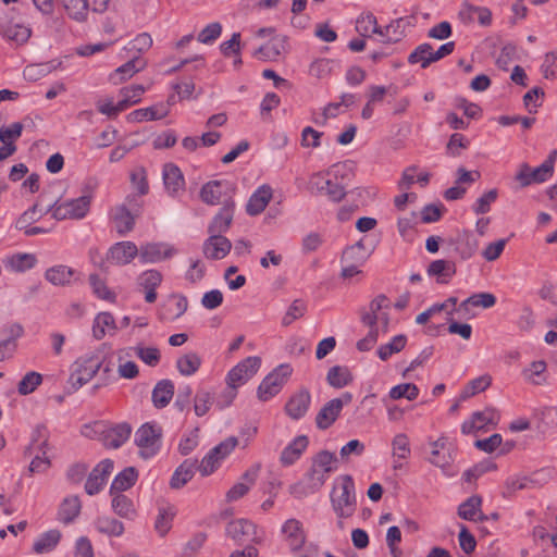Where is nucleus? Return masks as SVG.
Returning a JSON list of instances; mask_svg holds the SVG:
<instances>
[{"label": "nucleus", "mask_w": 557, "mask_h": 557, "mask_svg": "<svg viewBox=\"0 0 557 557\" xmlns=\"http://www.w3.org/2000/svg\"><path fill=\"white\" fill-rule=\"evenodd\" d=\"M138 257V247L133 242H119L107 252V260L115 265H126Z\"/></svg>", "instance_id": "11"}, {"label": "nucleus", "mask_w": 557, "mask_h": 557, "mask_svg": "<svg viewBox=\"0 0 557 557\" xmlns=\"http://www.w3.org/2000/svg\"><path fill=\"white\" fill-rule=\"evenodd\" d=\"M152 42V38L148 33H141L128 42V50L140 54L148 51Z\"/></svg>", "instance_id": "64"}, {"label": "nucleus", "mask_w": 557, "mask_h": 557, "mask_svg": "<svg viewBox=\"0 0 557 557\" xmlns=\"http://www.w3.org/2000/svg\"><path fill=\"white\" fill-rule=\"evenodd\" d=\"M411 456L410 441L407 434L398 433L392 440V457L408 459Z\"/></svg>", "instance_id": "49"}, {"label": "nucleus", "mask_w": 557, "mask_h": 557, "mask_svg": "<svg viewBox=\"0 0 557 557\" xmlns=\"http://www.w3.org/2000/svg\"><path fill=\"white\" fill-rule=\"evenodd\" d=\"M309 445L306 435L296 436L281 453L280 462L284 467H289L300 459Z\"/></svg>", "instance_id": "18"}, {"label": "nucleus", "mask_w": 557, "mask_h": 557, "mask_svg": "<svg viewBox=\"0 0 557 557\" xmlns=\"http://www.w3.org/2000/svg\"><path fill=\"white\" fill-rule=\"evenodd\" d=\"M492 384V376L490 374L480 375L471 380L461 391L460 399L466 400L481 392H484Z\"/></svg>", "instance_id": "42"}, {"label": "nucleus", "mask_w": 557, "mask_h": 557, "mask_svg": "<svg viewBox=\"0 0 557 557\" xmlns=\"http://www.w3.org/2000/svg\"><path fill=\"white\" fill-rule=\"evenodd\" d=\"M169 114L168 107L164 103H157L148 108L137 109L127 115L131 122L156 121L165 117Z\"/></svg>", "instance_id": "30"}, {"label": "nucleus", "mask_w": 557, "mask_h": 557, "mask_svg": "<svg viewBox=\"0 0 557 557\" xmlns=\"http://www.w3.org/2000/svg\"><path fill=\"white\" fill-rule=\"evenodd\" d=\"M222 33V25L219 22L208 24L199 34L198 41L205 45H212Z\"/></svg>", "instance_id": "62"}, {"label": "nucleus", "mask_w": 557, "mask_h": 557, "mask_svg": "<svg viewBox=\"0 0 557 557\" xmlns=\"http://www.w3.org/2000/svg\"><path fill=\"white\" fill-rule=\"evenodd\" d=\"M103 358L99 350L85 354L79 357L75 362L74 367L77 372L82 375H86L90 380L99 372L102 367Z\"/></svg>", "instance_id": "20"}, {"label": "nucleus", "mask_w": 557, "mask_h": 557, "mask_svg": "<svg viewBox=\"0 0 557 557\" xmlns=\"http://www.w3.org/2000/svg\"><path fill=\"white\" fill-rule=\"evenodd\" d=\"M535 481L529 476H509L505 481L503 497L510 498L517 491L529 488Z\"/></svg>", "instance_id": "46"}, {"label": "nucleus", "mask_w": 557, "mask_h": 557, "mask_svg": "<svg viewBox=\"0 0 557 557\" xmlns=\"http://www.w3.org/2000/svg\"><path fill=\"white\" fill-rule=\"evenodd\" d=\"M39 212V206L35 203L33 207L27 209L25 212L21 214V216L15 222V228L16 230H23L26 228L28 225H30L34 222H37L41 219Z\"/></svg>", "instance_id": "63"}, {"label": "nucleus", "mask_w": 557, "mask_h": 557, "mask_svg": "<svg viewBox=\"0 0 557 557\" xmlns=\"http://www.w3.org/2000/svg\"><path fill=\"white\" fill-rule=\"evenodd\" d=\"M81 508L82 504L78 496L65 497L59 507L58 519L69 524L78 517Z\"/></svg>", "instance_id": "33"}, {"label": "nucleus", "mask_w": 557, "mask_h": 557, "mask_svg": "<svg viewBox=\"0 0 557 557\" xmlns=\"http://www.w3.org/2000/svg\"><path fill=\"white\" fill-rule=\"evenodd\" d=\"M225 532L226 535L237 544H244L246 542L259 543L261 541V537L257 535L256 524L247 519L231 521L226 525Z\"/></svg>", "instance_id": "8"}, {"label": "nucleus", "mask_w": 557, "mask_h": 557, "mask_svg": "<svg viewBox=\"0 0 557 557\" xmlns=\"http://www.w3.org/2000/svg\"><path fill=\"white\" fill-rule=\"evenodd\" d=\"M96 530L108 536H121L124 533V524L111 517H99L95 521Z\"/></svg>", "instance_id": "41"}, {"label": "nucleus", "mask_w": 557, "mask_h": 557, "mask_svg": "<svg viewBox=\"0 0 557 557\" xmlns=\"http://www.w3.org/2000/svg\"><path fill=\"white\" fill-rule=\"evenodd\" d=\"M0 34L5 40L21 46L28 41L32 29L23 24L5 22L0 24Z\"/></svg>", "instance_id": "19"}, {"label": "nucleus", "mask_w": 557, "mask_h": 557, "mask_svg": "<svg viewBox=\"0 0 557 557\" xmlns=\"http://www.w3.org/2000/svg\"><path fill=\"white\" fill-rule=\"evenodd\" d=\"M231 188V183L226 180L221 181H210L206 183L200 189V199L209 205L215 206L219 203H223L222 196L226 190Z\"/></svg>", "instance_id": "15"}, {"label": "nucleus", "mask_w": 557, "mask_h": 557, "mask_svg": "<svg viewBox=\"0 0 557 557\" xmlns=\"http://www.w3.org/2000/svg\"><path fill=\"white\" fill-rule=\"evenodd\" d=\"M546 362L544 360L533 361L528 369L523 370V375L527 380L531 381L535 385H541L545 382L542 374L546 370Z\"/></svg>", "instance_id": "59"}, {"label": "nucleus", "mask_w": 557, "mask_h": 557, "mask_svg": "<svg viewBox=\"0 0 557 557\" xmlns=\"http://www.w3.org/2000/svg\"><path fill=\"white\" fill-rule=\"evenodd\" d=\"M61 540V532L52 529L41 533L33 545L36 554H46L53 550Z\"/></svg>", "instance_id": "34"}, {"label": "nucleus", "mask_w": 557, "mask_h": 557, "mask_svg": "<svg viewBox=\"0 0 557 557\" xmlns=\"http://www.w3.org/2000/svg\"><path fill=\"white\" fill-rule=\"evenodd\" d=\"M293 373L289 363H282L273 369L260 383L258 387V398L261 401H268L277 395L286 384Z\"/></svg>", "instance_id": "2"}, {"label": "nucleus", "mask_w": 557, "mask_h": 557, "mask_svg": "<svg viewBox=\"0 0 557 557\" xmlns=\"http://www.w3.org/2000/svg\"><path fill=\"white\" fill-rule=\"evenodd\" d=\"M481 506V496L472 495L458 506V516L463 520L478 522Z\"/></svg>", "instance_id": "38"}, {"label": "nucleus", "mask_w": 557, "mask_h": 557, "mask_svg": "<svg viewBox=\"0 0 557 557\" xmlns=\"http://www.w3.org/2000/svg\"><path fill=\"white\" fill-rule=\"evenodd\" d=\"M112 219L116 232L124 236L135 226V218L125 205H119L113 209Z\"/></svg>", "instance_id": "32"}, {"label": "nucleus", "mask_w": 557, "mask_h": 557, "mask_svg": "<svg viewBox=\"0 0 557 557\" xmlns=\"http://www.w3.org/2000/svg\"><path fill=\"white\" fill-rule=\"evenodd\" d=\"M307 310L306 304L301 299H296L288 307L286 313L282 318V325L288 326L297 319L301 318Z\"/></svg>", "instance_id": "60"}, {"label": "nucleus", "mask_w": 557, "mask_h": 557, "mask_svg": "<svg viewBox=\"0 0 557 557\" xmlns=\"http://www.w3.org/2000/svg\"><path fill=\"white\" fill-rule=\"evenodd\" d=\"M175 392L174 383L169 379L157 382L152 389L151 400L157 409L165 408L172 400Z\"/></svg>", "instance_id": "24"}, {"label": "nucleus", "mask_w": 557, "mask_h": 557, "mask_svg": "<svg viewBox=\"0 0 557 557\" xmlns=\"http://www.w3.org/2000/svg\"><path fill=\"white\" fill-rule=\"evenodd\" d=\"M282 533L292 552L299 550L306 543L302 523L297 519L286 520L282 525Z\"/></svg>", "instance_id": "14"}, {"label": "nucleus", "mask_w": 557, "mask_h": 557, "mask_svg": "<svg viewBox=\"0 0 557 557\" xmlns=\"http://www.w3.org/2000/svg\"><path fill=\"white\" fill-rule=\"evenodd\" d=\"M201 366V358L196 352H188L176 360V368L184 376H190L198 371Z\"/></svg>", "instance_id": "43"}, {"label": "nucleus", "mask_w": 557, "mask_h": 557, "mask_svg": "<svg viewBox=\"0 0 557 557\" xmlns=\"http://www.w3.org/2000/svg\"><path fill=\"white\" fill-rule=\"evenodd\" d=\"M260 366L261 359L259 357H247L228 371L226 376L227 384L237 388L252 377L259 370Z\"/></svg>", "instance_id": "6"}, {"label": "nucleus", "mask_w": 557, "mask_h": 557, "mask_svg": "<svg viewBox=\"0 0 557 557\" xmlns=\"http://www.w3.org/2000/svg\"><path fill=\"white\" fill-rule=\"evenodd\" d=\"M403 22H404V18L399 17V18L392 21L385 27H382L383 32H384V35H380L382 37V42H384V44L398 42L404 37V30L400 29Z\"/></svg>", "instance_id": "57"}, {"label": "nucleus", "mask_w": 557, "mask_h": 557, "mask_svg": "<svg viewBox=\"0 0 557 557\" xmlns=\"http://www.w3.org/2000/svg\"><path fill=\"white\" fill-rule=\"evenodd\" d=\"M272 199V188L269 185H261L248 199L246 212L253 216L260 214Z\"/></svg>", "instance_id": "22"}, {"label": "nucleus", "mask_w": 557, "mask_h": 557, "mask_svg": "<svg viewBox=\"0 0 557 557\" xmlns=\"http://www.w3.org/2000/svg\"><path fill=\"white\" fill-rule=\"evenodd\" d=\"M133 350L136 357L149 367H157L161 360V352L157 347H145L139 344Z\"/></svg>", "instance_id": "54"}, {"label": "nucleus", "mask_w": 557, "mask_h": 557, "mask_svg": "<svg viewBox=\"0 0 557 557\" xmlns=\"http://www.w3.org/2000/svg\"><path fill=\"white\" fill-rule=\"evenodd\" d=\"M311 403V395L308 389H300L293 395L285 405L286 413L294 420L301 419L308 411Z\"/></svg>", "instance_id": "17"}, {"label": "nucleus", "mask_w": 557, "mask_h": 557, "mask_svg": "<svg viewBox=\"0 0 557 557\" xmlns=\"http://www.w3.org/2000/svg\"><path fill=\"white\" fill-rule=\"evenodd\" d=\"M459 15L467 23L478 21L481 26H490L492 24V12L485 7L463 4Z\"/></svg>", "instance_id": "27"}, {"label": "nucleus", "mask_w": 557, "mask_h": 557, "mask_svg": "<svg viewBox=\"0 0 557 557\" xmlns=\"http://www.w3.org/2000/svg\"><path fill=\"white\" fill-rule=\"evenodd\" d=\"M419 396V388L413 383L398 384L389 389L388 397L393 400L406 398L408 400H414Z\"/></svg>", "instance_id": "53"}, {"label": "nucleus", "mask_w": 557, "mask_h": 557, "mask_svg": "<svg viewBox=\"0 0 557 557\" xmlns=\"http://www.w3.org/2000/svg\"><path fill=\"white\" fill-rule=\"evenodd\" d=\"M161 428L151 424H143L135 433V444L139 448V456L149 459L156 456L161 448Z\"/></svg>", "instance_id": "3"}, {"label": "nucleus", "mask_w": 557, "mask_h": 557, "mask_svg": "<svg viewBox=\"0 0 557 557\" xmlns=\"http://www.w3.org/2000/svg\"><path fill=\"white\" fill-rule=\"evenodd\" d=\"M552 175L546 165L541 164L535 169H531L527 163H523L516 175V180L520 183L521 187H527L534 183H544Z\"/></svg>", "instance_id": "16"}, {"label": "nucleus", "mask_w": 557, "mask_h": 557, "mask_svg": "<svg viewBox=\"0 0 557 557\" xmlns=\"http://www.w3.org/2000/svg\"><path fill=\"white\" fill-rule=\"evenodd\" d=\"M356 30L362 37H370L371 34L384 35L383 28L377 25L375 15L370 12L362 13L358 16Z\"/></svg>", "instance_id": "37"}, {"label": "nucleus", "mask_w": 557, "mask_h": 557, "mask_svg": "<svg viewBox=\"0 0 557 557\" xmlns=\"http://www.w3.org/2000/svg\"><path fill=\"white\" fill-rule=\"evenodd\" d=\"M114 468L113 460L107 458L101 460L88 474L86 483H85V492L90 495H97L100 493L110 474L112 473Z\"/></svg>", "instance_id": "7"}, {"label": "nucleus", "mask_w": 557, "mask_h": 557, "mask_svg": "<svg viewBox=\"0 0 557 557\" xmlns=\"http://www.w3.org/2000/svg\"><path fill=\"white\" fill-rule=\"evenodd\" d=\"M66 15L78 23L87 21L89 10L102 13L108 9L110 0H59Z\"/></svg>", "instance_id": "4"}, {"label": "nucleus", "mask_w": 557, "mask_h": 557, "mask_svg": "<svg viewBox=\"0 0 557 557\" xmlns=\"http://www.w3.org/2000/svg\"><path fill=\"white\" fill-rule=\"evenodd\" d=\"M341 412L339 400L331 399L318 412L315 417L317 428L320 430L329 429L337 420Z\"/></svg>", "instance_id": "28"}, {"label": "nucleus", "mask_w": 557, "mask_h": 557, "mask_svg": "<svg viewBox=\"0 0 557 557\" xmlns=\"http://www.w3.org/2000/svg\"><path fill=\"white\" fill-rule=\"evenodd\" d=\"M407 343V337L403 334L396 335L385 345H381L377 349V356L381 360H387L392 355L401 351Z\"/></svg>", "instance_id": "50"}, {"label": "nucleus", "mask_w": 557, "mask_h": 557, "mask_svg": "<svg viewBox=\"0 0 557 557\" xmlns=\"http://www.w3.org/2000/svg\"><path fill=\"white\" fill-rule=\"evenodd\" d=\"M42 382V375L38 372H27L17 385V392L21 395H28L33 393Z\"/></svg>", "instance_id": "58"}, {"label": "nucleus", "mask_w": 557, "mask_h": 557, "mask_svg": "<svg viewBox=\"0 0 557 557\" xmlns=\"http://www.w3.org/2000/svg\"><path fill=\"white\" fill-rule=\"evenodd\" d=\"M37 259L33 253H16L9 259V267L15 272H25L35 267Z\"/></svg>", "instance_id": "55"}, {"label": "nucleus", "mask_w": 557, "mask_h": 557, "mask_svg": "<svg viewBox=\"0 0 557 557\" xmlns=\"http://www.w3.org/2000/svg\"><path fill=\"white\" fill-rule=\"evenodd\" d=\"M163 276L156 269L146 270L137 277V284L143 289H157L162 283Z\"/></svg>", "instance_id": "56"}, {"label": "nucleus", "mask_w": 557, "mask_h": 557, "mask_svg": "<svg viewBox=\"0 0 557 557\" xmlns=\"http://www.w3.org/2000/svg\"><path fill=\"white\" fill-rule=\"evenodd\" d=\"M174 516L175 511L173 507L169 506L159 508V513L154 522V529L161 536H164L172 528Z\"/></svg>", "instance_id": "52"}, {"label": "nucleus", "mask_w": 557, "mask_h": 557, "mask_svg": "<svg viewBox=\"0 0 557 557\" xmlns=\"http://www.w3.org/2000/svg\"><path fill=\"white\" fill-rule=\"evenodd\" d=\"M497 189H490L484 193L472 206V210L475 214H484L491 210V205L497 199Z\"/></svg>", "instance_id": "61"}, {"label": "nucleus", "mask_w": 557, "mask_h": 557, "mask_svg": "<svg viewBox=\"0 0 557 557\" xmlns=\"http://www.w3.org/2000/svg\"><path fill=\"white\" fill-rule=\"evenodd\" d=\"M311 466L327 478L330 473L337 470V458L329 450H321L312 458Z\"/></svg>", "instance_id": "39"}, {"label": "nucleus", "mask_w": 557, "mask_h": 557, "mask_svg": "<svg viewBox=\"0 0 557 557\" xmlns=\"http://www.w3.org/2000/svg\"><path fill=\"white\" fill-rule=\"evenodd\" d=\"M90 205V195H83L78 198L63 201L62 208L57 209L54 219L57 221L82 220L88 214Z\"/></svg>", "instance_id": "5"}, {"label": "nucleus", "mask_w": 557, "mask_h": 557, "mask_svg": "<svg viewBox=\"0 0 557 557\" xmlns=\"http://www.w3.org/2000/svg\"><path fill=\"white\" fill-rule=\"evenodd\" d=\"M176 250L166 243H147L138 248V258L140 263H159L170 259Z\"/></svg>", "instance_id": "9"}, {"label": "nucleus", "mask_w": 557, "mask_h": 557, "mask_svg": "<svg viewBox=\"0 0 557 557\" xmlns=\"http://www.w3.org/2000/svg\"><path fill=\"white\" fill-rule=\"evenodd\" d=\"M145 59L134 55L127 62L119 66L111 75L110 81L113 84H120L126 78H131L134 74L144 70L146 66Z\"/></svg>", "instance_id": "25"}, {"label": "nucleus", "mask_w": 557, "mask_h": 557, "mask_svg": "<svg viewBox=\"0 0 557 557\" xmlns=\"http://www.w3.org/2000/svg\"><path fill=\"white\" fill-rule=\"evenodd\" d=\"M287 52L286 37H275L268 44L259 47L253 55L263 61H275Z\"/></svg>", "instance_id": "21"}, {"label": "nucleus", "mask_w": 557, "mask_h": 557, "mask_svg": "<svg viewBox=\"0 0 557 557\" xmlns=\"http://www.w3.org/2000/svg\"><path fill=\"white\" fill-rule=\"evenodd\" d=\"M197 459H185L174 471L170 486L174 490L182 488L186 485L194 476L197 470Z\"/></svg>", "instance_id": "23"}, {"label": "nucleus", "mask_w": 557, "mask_h": 557, "mask_svg": "<svg viewBox=\"0 0 557 557\" xmlns=\"http://www.w3.org/2000/svg\"><path fill=\"white\" fill-rule=\"evenodd\" d=\"M326 381L334 388H343L352 382V376L348 368L334 366L329 369Z\"/></svg>", "instance_id": "40"}, {"label": "nucleus", "mask_w": 557, "mask_h": 557, "mask_svg": "<svg viewBox=\"0 0 557 557\" xmlns=\"http://www.w3.org/2000/svg\"><path fill=\"white\" fill-rule=\"evenodd\" d=\"M330 500L337 518H350L357 510L355 482L351 475L344 474L335 479Z\"/></svg>", "instance_id": "1"}, {"label": "nucleus", "mask_w": 557, "mask_h": 557, "mask_svg": "<svg viewBox=\"0 0 557 557\" xmlns=\"http://www.w3.org/2000/svg\"><path fill=\"white\" fill-rule=\"evenodd\" d=\"M215 403L213 395L205 388L197 389L194 396V411L197 417H202L209 412L211 406Z\"/></svg>", "instance_id": "44"}, {"label": "nucleus", "mask_w": 557, "mask_h": 557, "mask_svg": "<svg viewBox=\"0 0 557 557\" xmlns=\"http://www.w3.org/2000/svg\"><path fill=\"white\" fill-rule=\"evenodd\" d=\"M456 273V265L453 261L443 259L434 260L428 268L430 276H437V283L445 284L448 281L445 277H451Z\"/></svg>", "instance_id": "35"}, {"label": "nucleus", "mask_w": 557, "mask_h": 557, "mask_svg": "<svg viewBox=\"0 0 557 557\" xmlns=\"http://www.w3.org/2000/svg\"><path fill=\"white\" fill-rule=\"evenodd\" d=\"M410 64L420 63L422 69H426L433 63L432 46L428 42L419 45L408 57Z\"/></svg>", "instance_id": "47"}, {"label": "nucleus", "mask_w": 557, "mask_h": 557, "mask_svg": "<svg viewBox=\"0 0 557 557\" xmlns=\"http://www.w3.org/2000/svg\"><path fill=\"white\" fill-rule=\"evenodd\" d=\"M231 249V240L219 234H210L202 245V252L205 257L211 260H221L225 258L230 253Z\"/></svg>", "instance_id": "12"}, {"label": "nucleus", "mask_w": 557, "mask_h": 557, "mask_svg": "<svg viewBox=\"0 0 557 557\" xmlns=\"http://www.w3.org/2000/svg\"><path fill=\"white\" fill-rule=\"evenodd\" d=\"M496 304V297L491 293H478L473 294L463 300L459 310H468L469 306L473 307H482V308H491Z\"/></svg>", "instance_id": "48"}, {"label": "nucleus", "mask_w": 557, "mask_h": 557, "mask_svg": "<svg viewBox=\"0 0 557 557\" xmlns=\"http://www.w3.org/2000/svg\"><path fill=\"white\" fill-rule=\"evenodd\" d=\"M75 273L74 269L58 264L46 270L45 278L54 286H66L72 283Z\"/></svg>", "instance_id": "31"}, {"label": "nucleus", "mask_w": 557, "mask_h": 557, "mask_svg": "<svg viewBox=\"0 0 557 557\" xmlns=\"http://www.w3.org/2000/svg\"><path fill=\"white\" fill-rule=\"evenodd\" d=\"M132 426L126 422L117 423L101 431V442L110 449L120 448L131 436Z\"/></svg>", "instance_id": "13"}, {"label": "nucleus", "mask_w": 557, "mask_h": 557, "mask_svg": "<svg viewBox=\"0 0 557 557\" xmlns=\"http://www.w3.org/2000/svg\"><path fill=\"white\" fill-rule=\"evenodd\" d=\"M163 183L171 196L182 190L185 185V180L181 169L173 163L165 164L163 168Z\"/></svg>", "instance_id": "26"}, {"label": "nucleus", "mask_w": 557, "mask_h": 557, "mask_svg": "<svg viewBox=\"0 0 557 557\" xmlns=\"http://www.w3.org/2000/svg\"><path fill=\"white\" fill-rule=\"evenodd\" d=\"M89 284L91 286L94 295L102 300L114 301L116 296L115 294L109 289L106 282L100 278V276L96 273L89 275Z\"/></svg>", "instance_id": "51"}, {"label": "nucleus", "mask_w": 557, "mask_h": 557, "mask_svg": "<svg viewBox=\"0 0 557 557\" xmlns=\"http://www.w3.org/2000/svg\"><path fill=\"white\" fill-rule=\"evenodd\" d=\"M115 330V321L110 312H100L96 315L92 323V335L96 339H101L106 336V329Z\"/></svg>", "instance_id": "45"}, {"label": "nucleus", "mask_w": 557, "mask_h": 557, "mask_svg": "<svg viewBox=\"0 0 557 557\" xmlns=\"http://www.w3.org/2000/svg\"><path fill=\"white\" fill-rule=\"evenodd\" d=\"M235 212V202L231 198L223 201V206L212 218L208 225L209 234L222 235L228 231L232 225Z\"/></svg>", "instance_id": "10"}, {"label": "nucleus", "mask_w": 557, "mask_h": 557, "mask_svg": "<svg viewBox=\"0 0 557 557\" xmlns=\"http://www.w3.org/2000/svg\"><path fill=\"white\" fill-rule=\"evenodd\" d=\"M112 496L111 508L121 518L133 519L136 510L133 500L123 493H114Z\"/></svg>", "instance_id": "36"}, {"label": "nucleus", "mask_w": 557, "mask_h": 557, "mask_svg": "<svg viewBox=\"0 0 557 557\" xmlns=\"http://www.w3.org/2000/svg\"><path fill=\"white\" fill-rule=\"evenodd\" d=\"M138 479V471L135 467H126L113 479L110 486V495L123 493L133 487Z\"/></svg>", "instance_id": "29"}]
</instances>
